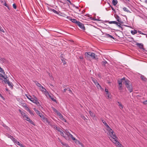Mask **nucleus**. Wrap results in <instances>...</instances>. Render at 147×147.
Masks as SVG:
<instances>
[{
	"label": "nucleus",
	"instance_id": "9",
	"mask_svg": "<svg viewBox=\"0 0 147 147\" xmlns=\"http://www.w3.org/2000/svg\"><path fill=\"white\" fill-rule=\"evenodd\" d=\"M136 45L137 46H138L140 49H144V45L142 43H139L136 42Z\"/></svg>",
	"mask_w": 147,
	"mask_h": 147
},
{
	"label": "nucleus",
	"instance_id": "45",
	"mask_svg": "<svg viewBox=\"0 0 147 147\" xmlns=\"http://www.w3.org/2000/svg\"><path fill=\"white\" fill-rule=\"evenodd\" d=\"M67 90H68L69 92L70 93H72V91H71V90L70 89V88H67Z\"/></svg>",
	"mask_w": 147,
	"mask_h": 147
},
{
	"label": "nucleus",
	"instance_id": "36",
	"mask_svg": "<svg viewBox=\"0 0 147 147\" xmlns=\"http://www.w3.org/2000/svg\"><path fill=\"white\" fill-rule=\"evenodd\" d=\"M38 100L37 98L35 96H34V98H33V99L32 100V102L34 101H36Z\"/></svg>",
	"mask_w": 147,
	"mask_h": 147
},
{
	"label": "nucleus",
	"instance_id": "3",
	"mask_svg": "<svg viewBox=\"0 0 147 147\" xmlns=\"http://www.w3.org/2000/svg\"><path fill=\"white\" fill-rule=\"evenodd\" d=\"M126 80H125V77L123 78L122 79H120L118 80V83L119 84V89L120 90L121 89V88L122 86V82L123 81V82H124Z\"/></svg>",
	"mask_w": 147,
	"mask_h": 147
},
{
	"label": "nucleus",
	"instance_id": "43",
	"mask_svg": "<svg viewBox=\"0 0 147 147\" xmlns=\"http://www.w3.org/2000/svg\"><path fill=\"white\" fill-rule=\"evenodd\" d=\"M56 129L59 131H60V130H61V129L60 127H56Z\"/></svg>",
	"mask_w": 147,
	"mask_h": 147
},
{
	"label": "nucleus",
	"instance_id": "29",
	"mask_svg": "<svg viewBox=\"0 0 147 147\" xmlns=\"http://www.w3.org/2000/svg\"><path fill=\"white\" fill-rule=\"evenodd\" d=\"M123 11H126L127 12L131 13V12L126 7H124L123 8Z\"/></svg>",
	"mask_w": 147,
	"mask_h": 147
},
{
	"label": "nucleus",
	"instance_id": "6",
	"mask_svg": "<svg viewBox=\"0 0 147 147\" xmlns=\"http://www.w3.org/2000/svg\"><path fill=\"white\" fill-rule=\"evenodd\" d=\"M41 118H42V120L44 122L48 123L49 124L50 122H49L47 119L43 115L42 116V117Z\"/></svg>",
	"mask_w": 147,
	"mask_h": 147
},
{
	"label": "nucleus",
	"instance_id": "15",
	"mask_svg": "<svg viewBox=\"0 0 147 147\" xmlns=\"http://www.w3.org/2000/svg\"><path fill=\"white\" fill-rule=\"evenodd\" d=\"M25 96L29 100L32 102V100L33 99V98H32L31 96L27 94H25Z\"/></svg>",
	"mask_w": 147,
	"mask_h": 147
},
{
	"label": "nucleus",
	"instance_id": "64",
	"mask_svg": "<svg viewBox=\"0 0 147 147\" xmlns=\"http://www.w3.org/2000/svg\"><path fill=\"white\" fill-rule=\"evenodd\" d=\"M67 90V88H65L64 89V90H63L64 92H65Z\"/></svg>",
	"mask_w": 147,
	"mask_h": 147
},
{
	"label": "nucleus",
	"instance_id": "16",
	"mask_svg": "<svg viewBox=\"0 0 147 147\" xmlns=\"http://www.w3.org/2000/svg\"><path fill=\"white\" fill-rule=\"evenodd\" d=\"M114 16L118 22L121 19V18L117 15L115 14Z\"/></svg>",
	"mask_w": 147,
	"mask_h": 147
},
{
	"label": "nucleus",
	"instance_id": "18",
	"mask_svg": "<svg viewBox=\"0 0 147 147\" xmlns=\"http://www.w3.org/2000/svg\"><path fill=\"white\" fill-rule=\"evenodd\" d=\"M140 78L142 80L146 81L147 80V79L143 75H141L140 76Z\"/></svg>",
	"mask_w": 147,
	"mask_h": 147
},
{
	"label": "nucleus",
	"instance_id": "24",
	"mask_svg": "<svg viewBox=\"0 0 147 147\" xmlns=\"http://www.w3.org/2000/svg\"><path fill=\"white\" fill-rule=\"evenodd\" d=\"M97 87V88L98 89H100L101 90H103V88H102L101 86L98 83L96 85Z\"/></svg>",
	"mask_w": 147,
	"mask_h": 147
},
{
	"label": "nucleus",
	"instance_id": "30",
	"mask_svg": "<svg viewBox=\"0 0 147 147\" xmlns=\"http://www.w3.org/2000/svg\"><path fill=\"white\" fill-rule=\"evenodd\" d=\"M26 120L27 121H28L31 124L34 125H35L34 122L32 120H31L30 119H26Z\"/></svg>",
	"mask_w": 147,
	"mask_h": 147
},
{
	"label": "nucleus",
	"instance_id": "39",
	"mask_svg": "<svg viewBox=\"0 0 147 147\" xmlns=\"http://www.w3.org/2000/svg\"><path fill=\"white\" fill-rule=\"evenodd\" d=\"M70 138H71L72 140H76V138L73 137V136L72 135L70 137Z\"/></svg>",
	"mask_w": 147,
	"mask_h": 147
},
{
	"label": "nucleus",
	"instance_id": "4",
	"mask_svg": "<svg viewBox=\"0 0 147 147\" xmlns=\"http://www.w3.org/2000/svg\"><path fill=\"white\" fill-rule=\"evenodd\" d=\"M85 55L87 57H89L90 56L92 59H95V54L93 53H92L90 52H86V53H85Z\"/></svg>",
	"mask_w": 147,
	"mask_h": 147
},
{
	"label": "nucleus",
	"instance_id": "28",
	"mask_svg": "<svg viewBox=\"0 0 147 147\" xmlns=\"http://www.w3.org/2000/svg\"><path fill=\"white\" fill-rule=\"evenodd\" d=\"M137 33V31L136 30H134L131 31V33L133 35H134L135 34H136Z\"/></svg>",
	"mask_w": 147,
	"mask_h": 147
},
{
	"label": "nucleus",
	"instance_id": "25",
	"mask_svg": "<svg viewBox=\"0 0 147 147\" xmlns=\"http://www.w3.org/2000/svg\"><path fill=\"white\" fill-rule=\"evenodd\" d=\"M50 10L56 14H59L58 12L54 9L51 8Z\"/></svg>",
	"mask_w": 147,
	"mask_h": 147
},
{
	"label": "nucleus",
	"instance_id": "34",
	"mask_svg": "<svg viewBox=\"0 0 147 147\" xmlns=\"http://www.w3.org/2000/svg\"><path fill=\"white\" fill-rule=\"evenodd\" d=\"M21 114L23 118L26 117L27 115L23 111L21 112Z\"/></svg>",
	"mask_w": 147,
	"mask_h": 147
},
{
	"label": "nucleus",
	"instance_id": "40",
	"mask_svg": "<svg viewBox=\"0 0 147 147\" xmlns=\"http://www.w3.org/2000/svg\"><path fill=\"white\" fill-rule=\"evenodd\" d=\"M24 107H25V108L26 109L27 111L29 109V108H28V107L26 105V104L25 105H24Z\"/></svg>",
	"mask_w": 147,
	"mask_h": 147
},
{
	"label": "nucleus",
	"instance_id": "42",
	"mask_svg": "<svg viewBox=\"0 0 147 147\" xmlns=\"http://www.w3.org/2000/svg\"><path fill=\"white\" fill-rule=\"evenodd\" d=\"M90 19L91 20H99V21L101 20H97L94 18H92V17H91L90 18Z\"/></svg>",
	"mask_w": 147,
	"mask_h": 147
},
{
	"label": "nucleus",
	"instance_id": "56",
	"mask_svg": "<svg viewBox=\"0 0 147 147\" xmlns=\"http://www.w3.org/2000/svg\"><path fill=\"white\" fill-rule=\"evenodd\" d=\"M60 133V134H61L62 133H63V132H64V131H63L62 129H61V130H60V131H59Z\"/></svg>",
	"mask_w": 147,
	"mask_h": 147
},
{
	"label": "nucleus",
	"instance_id": "21",
	"mask_svg": "<svg viewBox=\"0 0 147 147\" xmlns=\"http://www.w3.org/2000/svg\"><path fill=\"white\" fill-rule=\"evenodd\" d=\"M61 59L62 61L63 62L64 65L66 63V62L65 61V59L63 57V56L61 57Z\"/></svg>",
	"mask_w": 147,
	"mask_h": 147
},
{
	"label": "nucleus",
	"instance_id": "61",
	"mask_svg": "<svg viewBox=\"0 0 147 147\" xmlns=\"http://www.w3.org/2000/svg\"><path fill=\"white\" fill-rule=\"evenodd\" d=\"M33 109H34V110L36 112V113L37 112V111L38 110L36 109V108H33Z\"/></svg>",
	"mask_w": 147,
	"mask_h": 147
},
{
	"label": "nucleus",
	"instance_id": "60",
	"mask_svg": "<svg viewBox=\"0 0 147 147\" xmlns=\"http://www.w3.org/2000/svg\"><path fill=\"white\" fill-rule=\"evenodd\" d=\"M0 76L2 77L3 78H4V76L3 74L1 73H0Z\"/></svg>",
	"mask_w": 147,
	"mask_h": 147
},
{
	"label": "nucleus",
	"instance_id": "7",
	"mask_svg": "<svg viewBox=\"0 0 147 147\" xmlns=\"http://www.w3.org/2000/svg\"><path fill=\"white\" fill-rule=\"evenodd\" d=\"M57 114L59 116V118L61 119L62 121L65 122H66V120L63 118V115L59 112H58Z\"/></svg>",
	"mask_w": 147,
	"mask_h": 147
},
{
	"label": "nucleus",
	"instance_id": "63",
	"mask_svg": "<svg viewBox=\"0 0 147 147\" xmlns=\"http://www.w3.org/2000/svg\"><path fill=\"white\" fill-rule=\"evenodd\" d=\"M67 1H68L69 3H70V4H72V3L71 2V1L69 0H66Z\"/></svg>",
	"mask_w": 147,
	"mask_h": 147
},
{
	"label": "nucleus",
	"instance_id": "1",
	"mask_svg": "<svg viewBox=\"0 0 147 147\" xmlns=\"http://www.w3.org/2000/svg\"><path fill=\"white\" fill-rule=\"evenodd\" d=\"M102 121L106 127L107 130L108 131V134L111 136V138L115 140V143H117L116 144L119 143V142L117 140V138L113 131L109 127L104 120H102Z\"/></svg>",
	"mask_w": 147,
	"mask_h": 147
},
{
	"label": "nucleus",
	"instance_id": "46",
	"mask_svg": "<svg viewBox=\"0 0 147 147\" xmlns=\"http://www.w3.org/2000/svg\"><path fill=\"white\" fill-rule=\"evenodd\" d=\"M117 26H118L120 28H121V24H120L118 22V23L116 24Z\"/></svg>",
	"mask_w": 147,
	"mask_h": 147
},
{
	"label": "nucleus",
	"instance_id": "14",
	"mask_svg": "<svg viewBox=\"0 0 147 147\" xmlns=\"http://www.w3.org/2000/svg\"><path fill=\"white\" fill-rule=\"evenodd\" d=\"M80 28H81L82 30H85V27L84 26L83 24L81 23L80 24L79 26Z\"/></svg>",
	"mask_w": 147,
	"mask_h": 147
},
{
	"label": "nucleus",
	"instance_id": "49",
	"mask_svg": "<svg viewBox=\"0 0 147 147\" xmlns=\"http://www.w3.org/2000/svg\"><path fill=\"white\" fill-rule=\"evenodd\" d=\"M118 22L121 24H123V22L121 21V19L119 21H118Z\"/></svg>",
	"mask_w": 147,
	"mask_h": 147
},
{
	"label": "nucleus",
	"instance_id": "48",
	"mask_svg": "<svg viewBox=\"0 0 147 147\" xmlns=\"http://www.w3.org/2000/svg\"><path fill=\"white\" fill-rule=\"evenodd\" d=\"M81 23V22H80L79 21H78L76 23V24H77L78 26H79V25Z\"/></svg>",
	"mask_w": 147,
	"mask_h": 147
},
{
	"label": "nucleus",
	"instance_id": "38",
	"mask_svg": "<svg viewBox=\"0 0 147 147\" xmlns=\"http://www.w3.org/2000/svg\"><path fill=\"white\" fill-rule=\"evenodd\" d=\"M52 109L53 110V111L55 112V113H57L59 112L57 111V110L55 109L53 107H52Z\"/></svg>",
	"mask_w": 147,
	"mask_h": 147
},
{
	"label": "nucleus",
	"instance_id": "58",
	"mask_svg": "<svg viewBox=\"0 0 147 147\" xmlns=\"http://www.w3.org/2000/svg\"><path fill=\"white\" fill-rule=\"evenodd\" d=\"M111 8L112 9V10H113V11H115V9L114 8L112 7V6H111Z\"/></svg>",
	"mask_w": 147,
	"mask_h": 147
},
{
	"label": "nucleus",
	"instance_id": "26",
	"mask_svg": "<svg viewBox=\"0 0 147 147\" xmlns=\"http://www.w3.org/2000/svg\"><path fill=\"white\" fill-rule=\"evenodd\" d=\"M49 98L51 99V100L55 102H56V99L54 98V97H53V96H51L49 94Z\"/></svg>",
	"mask_w": 147,
	"mask_h": 147
},
{
	"label": "nucleus",
	"instance_id": "20",
	"mask_svg": "<svg viewBox=\"0 0 147 147\" xmlns=\"http://www.w3.org/2000/svg\"><path fill=\"white\" fill-rule=\"evenodd\" d=\"M15 143H16L19 146H20L23 147V145L22 144L20 143V142L18 141H17V140L16 139V142H14Z\"/></svg>",
	"mask_w": 147,
	"mask_h": 147
},
{
	"label": "nucleus",
	"instance_id": "8",
	"mask_svg": "<svg viewBox=\"0 0 147 147\" xmlns=\"http://www.w3.org/2000/svg\"><path fill=\"white\" fill-rule=\"evenodd\" d=\"M68 19L69 20H71L72 22L76 24L78 21L76 20L75 19H72V18L69 16H67V17Z\"/></svg>",
	"mask_w": 147,
	"mask_h": 147
},
{
	"label": "nucleus",
	"instance_id": "50",
	"mask_svg": "<svg viewBox=\"0 0 147 147\" xmlns=\"http://www.w3.org/2000/svg\"><path fill=\"white\" fill-rule=\"evenodd\" d=\"M65 134L68 133L69 134V132L68 130L67 129L65 130V132H64Z\"/></svg>",
	"mask_w": 147,
	"mask_h": 147
},
{
	"label": "nucleus",
	"instance_id": "44",
	"mask_svg": "<svg viewBox=\"0 0 147 147\" xmlns=\"http://www.w3.org/2000/svg\"><path fill=\"white\" fill-rule=\"evenodd\" d=\"M50 125L52 127H53L54 129H56V127H57V126L54 125H52V124H50Z\"/></svg>",
	"mask_w": 147,
	"mask_h": 147
},
{
	"label": "nucleus",
	"instance_id": "19",
	"mask_svg": "<svg viewBox=\"0 0 147 147\" xmlns=\"http://www.w3.org/2000/svg\"><path fill=\"white\" fill-rule=\"evenodd\" d=\"M105 35L108 37H109L115 40L114 38L112 36L110 35L109 34L106 33L105 34Z\"/></svg>",
	"mask_w": 147,
	"mask_h": 147
},
{
	"label": "nucleus",
	"instance_id": "37",
	"mask_svg": "<svg viewBox=\"0 0 147 147\" xmlns=\"http://www.w3.org/2000/svg\"><path fill=\"white\" fill-rule=\"evenodd\" d=\"M107 63V62L106 61H102V65L104 66H105L106 64Z\"/></svg>",
	"mask_w": 147,
	"mask_h": 147
},
{
	"label": "nucleus",
	"instance_id": "57",
	"mask_svg": "<svg viewBox=\"0 0 147 147\" xmlns=\"http://www.w3.org/2000/svg\"><path fill=\"white\" fill-rule=\"evenodd\" d=\"M26 117V119H25V120H26V119H30L28 117V115H26V117Z\"/></svg>",
	"mask_w": 147,
	"mask_h": 147
},
{
	"label": "nucleus",
	"instance_id": "53",
	"mask_svg": "<svg viewBox=\"0 0 147 147\" xmlns=\"http://www.w3.org/2000/svg\"><path fill=\"white\" fill-rule=\"evenodd\" d=\"M60 142H61V143L63 145H65V144L61 140H60Z\"/></svg>",
	"mask_w": 147,
	"mask_h": 147
},
{
	"label": "nucleus",
	"instance_id": "22",
	"mask_svg": "<svg viewBox=\"0 0 147 147\" xmlns=\"http://www.w3.org/2000/svg\"><path fill=\"white\" fill-rule=\"evenodd\" d=\"M36 113L40 117H42V116L43 115L42 114V113H40L39 111L38 110L37 111Z\"/></svg>",
	"mask_w": 147,
	"mask_h": 147
},
{
	"label": "nucleus",
	"instance_id": "12",
	"mask_svg": "<svg viewBox=\"0 0 147 147\" xmlns=\"http://www.w3.org/2000/svg\"><path fill=\"white\" fill-rule=\"evenodd\" d=\"M34 103H35L39 108H42V107L41 106L39 102L38 101V100L36 101L33 102Z\"/></svg>",
	"mask_w": 147,
	"mask_h": 147
},
{
	"label": "nucleus",
	"instance_id": "31",
	"mask_svg": "<svg viewBox=\"0 0 147 147\" xmlns=\"http://www.w3.org/2000/svg\"><path fill=\"white\" fill-rule=\"evenodd\" d=\"M7 83L8 84V85L10 86L11 88L13 87L12 84L11 82H10L9 81H8L7 82Z\"/></svg>",
	"mask_w": 147,
	"mask_h": 147
},
{
	"label": "nucleus",
	"instance_id": "33",
	"mask_svg": "<svg viewBox=\"0 0 147 147\" xmlns=\"http://www.w3.org/2000/svg\"><path fill=\"white\" fill-rule=\"evenodd\" d=\"M41 90L43 92H45L46 91V89L42 86H41Z\"/></svg>",
	"mask_w": 147,
	"mask_h": 147
},
{
	"label": "nucleus",
	"instance_id": "32",
	"mask_svg": "<svg viewBox=\"0 0 147 147\" xmlns=\"http://www.w3.org/2000/svg\"><path fill=\"white\" fill-rule=\"evenodd\" d=\"M92 80L96 85L98 83V82H97V80H96V79H94V78H93L92 79Z\"/></svg>",
	"mask_w": 147,
	"mask_h": 147
},
{
	"label": "nucleus",
	"instance_id": "5",
	"mask_svg": "<svg viewBox=\"0 0 147 147\" xmlns=\"http://www.w3.org/2000/svg\"><path fill=\"white\" fill-rule=\"evenodd\" d=\"M66 136H65L64 137V138L67 140H70V138L71 136L72 135L69 132V134H65Z\"/></svg>",
	"mask_w": 147,
	"mask_h": 147
},
{
	"label": "nucleus",
	"instance_id": "23",
	"mask_svg": "<svg viewBox=\"0 0 147 147\" xmlns=\"http://www.w3.org/2000/svg\"><path fill=\"white\" fill-rule=\"evenodd\" d=\"M34 83L38 86L40 87V89H41V85L38 82L36 81H34Z\"/></svg>",
	"mask_w": 147,
	"mask_h": 147
},
{
	"label": "nucleus",
	"instance_id": "27",
	"mask_svg": "<svg viewBox=\"0 0 147 147\" xmlns=\"http://www.w3.org/2000/svg\"><path fill=\"white\" fill-rule=\"evenodd\" d=\"M117 0H113L112 3L113 5L115 6L117 4Z\"/></svg>",
	"mask_w": 147,
	"mask_h": 147
},
{
	"label": "nucleus",
	"instance_id": "52",
	"mask_svg": "<svg viewBox=\"0 0 147 147\" xmlns=\"http://www.w3.org/2000/svg\"><path fill=\"white\" fill-rule=\"evenodd\" d=\"M143 103L144 105H146L147 104V100L143 101Z\"/></svg>",
	"mask_w": 147,
	"mask_h": 147
},
{
	"label": "nucleus",
	"instance_id": "51",
	"mask_svg": "<svg viewBox=\"0 0 147 147\" xmlns=\"http://www.w3.org/2000/svg\"><path fill=\"white\" fill-rule=\"evenodd\" d=\"M33 111H32L31 110L29 112V113L31 114V115H34V114L33 113Z\"/></svg>",
	"mask_w": 147,
	"mask_h": 147
},
{
	"label": "nucleus",
	"instance_id": "2",
	"mask_svg": "<svg viewBox=\"0 0 147 147\" xmlns=\"http://www.w3.org/2000/svg\"><path fill=\"white\" fill-rule=\"evenodd\" d=\"M123 83L125 85L126 87L130 92H132L133 91L132 85V84L130 83V81L127 79L124 82H123Z\"/></svg>",
	"mask_w": 147,
	"mask_h": 147
},
{
	"label": "nucleus",
	"instance_id": "13",
	"mask_svg": "<svg viewBox=\"0 0 147 147\" xmlns=\"http://www.w3.org/2000/svg\"><path fill=\"white\" fill-rule=\"evenodd\" d=\"M105 91L106 92V94L107 95V96L108 98H111V94L109 92L108 89L106 88L105 89Z\"/></svg>",
	"mask_w": 147,
	"mask_h": 147
},
{
	"label": "nucleus",
	"instance_id": "47",
	"mask_svg": "<svg viewBox=\"0 0 147 147\" xmlns=\"http://www.w3.org/2000/svg\"><path fill=\"white\" fill-rule=\"evenodd\" d=\"M13 8L14 9H16V8H17L16 6V5H15V3H14L13 4Z\"/></svg>",
	"mask_w": 147,
	"mask_h": 147
},
{
	"label": "nucleus",
	"instance_id": "62",
	"mask_svg": "<svg viewBox=\"0 0 147 147\" xmlns=\"http://www.w3.org/2000/svg\"><path fill=\"white\" fill-rule=\"evenodd\" d=\"M90 114L91 115H93V113H92V112H91L90 111L89 112Z\"/></svg>",
	"mask_w": 147,
	"mask_h": 147
},
{
	"label": "nucleus",
	"instance_id": "17",
	"mask_svg": "<svg viewBox=\"0 0 147 147\" xmlns=\"http://www.w3.org/2000/svg\"><path fill=\"white\" fill-rule=\"evenodd\" d=\"M105 22H108L110 24H116L118 23V22L115 21H105Z\"/></svg>",
	"mask_w": 147,
	"mask_h": 147
},
{
	"label": "nucleus",
	"instance_id": "54",
	"mask_svg": "<svg viewBox=\"0 0 147 147\" xmlns=\"http://www.w3.org/2000/svg\"><path fill=\"white\" fill-rule=\"evenodd\" d=\"M63 132H63V133H62L60 134H61V136H62L64 138V137L65 136L64 135Z\"/></svg>",
	"mask_w": 147,
	"mask_h": 147
},
{
	"label": "nucleus",
	"instance_id": "59",
	"mask_svg": "<svg viewBox=\"0 0 147 147\" xmlns=\"http://www.w3.org/2000/svg\"><path fill=\"white\" fill-rule=\"evenodd\" d=\"M137 32H138L139 33L141 34H143V33L141 31H140L138 30L137 31Z\"/></svg>",
	"mask_w": 147,
	"mask_h": 147
},
{
	"label": "nucleus",
	"instance_id": "35",
	"mask_svg": "<svg viewBox=\"0 0 147 147\" xmlns=\"http://www.w3.org/2000/svg\"><path fill=\"white\" fill-rule=\"evenodd\" d=\"M4 78V80L3 81L5 83H7V82L8 81H9V80L7 79V77L6 78L4 77V78Z\"/></svg>",
	"mask_w": 147,
	"mask_h": 147
},
{
	"label": "nucleus",
	"instance_id": "41",
	"mask_svg": "<svg viewBox=\"0 0 147 147\" xmlns=\"http://www.w3.org/2000/svg\"><path fill=\"white\" fill-rule=\"evenodd\" d=\"M118 104H119V106L120 107H121V109H123V106L121 104V103H120L119 102H118Z\"/></svg>",
	"mask_w": 147,
	"mask_h": 147
},
{
	"label": "nucleus",
	"instance_id": "55",
	"mask_svg": "<svg viewBox=\"0 0 147 147\" xmlns=\"http://www.w3.org/2000/svg\"><path fill=\"white\" fill-rule=\"evenodd\" d=\"M3 5L5 6L6 7H7V6L8 5L7 4V3H6L5 2V1L4 2V4H3Z\"/></svg>",
	"mask_w": 147,
	"mask_h": 147
},
{
	"label": "nucleus",
	"instance_id": "10",
	"mask_svg": "<svg viewBox=\"0 0 147 147\" xmlns=\"http://www.w3.org/2000/svg\"><path fill=\"white\" fill-rule=\"evenodd\" d=\"M7 136L8 138H9L14 142H16V139L14 138L13 136H11L9 134H7Z\"/></svg>",
	"mask_w": 147,
	"mask_h": 147
},
{
	"label": "nucleus",
	"instance_id": "11",
	"mask_svg": "<svg viewBox=\"0 0 147 147\" xmlns=\"http://www.w3.org/2000/svg\"><path fill=\"white\" fill-rule=\"evenodd\" d=\"M110 139V140L115 144L116 145H117V146H118V147H124V146L121 144H120V143H119V144H116L117 143H115V141H114V140H115L114 139H112V138H111Z\"/></svg>",
	"mask_w": 147,
	"mask_h": 147
}]
</instances>
